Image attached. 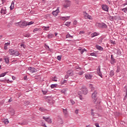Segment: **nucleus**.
Instances as JSON below:
<instances>
[{
	"label": "nucleus",
	"mask_w": 127,
	"mask_h": 127,
	"mask_svg": "<svg viewBox=\"0 0 127 127\" xmlns=\"http://www.w3.org/2000/svg\"><path fill=\"white\" fill-rule=\"evenodd\" d=\"M70 36H71V35H70L69 34H67L66 35V38H69V37H70Z\"/></svg>",
	"instance_id": "nucleus-53"
},
{
	"label": "nucleus",
	"mask_w": 127,
	"mask_h": 127,
	"mask_svg": "<svg viewBox=\"0 0 127 127\" xmlns=\"http://www.w3.org/2000/svg\"><path fill=\"white\" fill-rule=\"evenodd\" d=\"M54 37V34H50L48 35V38H53Z\"/></svg>",
	"instance_id": "nucleus-23"
},
{
	"label": "nucleus",
	"mask_w": 127,
	"mask_h": 127,
	"mask_svg": "<svg viewBox=\"0 0 127 127\" xmlns=\"http://www.w3.org/2000/svg\"><path fill=\"white\" fill-rule=\"evenodd\" d=\"M69 75L67 74V73L66 74V75H65L64 78L65 79H68V78H69Z\"/></svg>",
	"instance_id": "nucleus-51"
},
{
	"label": "nucleus",
	"mask_w": 127,
	"mask_h": 127,
	"mask_svg": "<svg viewBox=\"0 0 127 127\" xmlns=\"http://www.w3.org/2000/svg\"><path fill=\"white\" fill-rule=\"evenodd\" d=\"M9 103H10L11 102H12V98H10V99L8 100Z\"/></svg>",
	"instance_id": "nucleus-59"
},
{
	"label": "nucleus",
	"mask_w": 127,
	"mask_h": 127,
	"mask_svg": "<svg viewBox=\"0 0 127 127\" xmlns=\"http://www.w3.org/2000/svg\"><path fill=\"white\" fill-rule=\"evenodd\" d=\"M78 23V22L77 21V20H74L73 21V24L74 25H77V24Z\"/></svg>",
	"instance_id": "nucleus-46"
},
{
	"label": "nucleus",
	"mask_w": 127,
	"mask_h": 127,
	"mask_svg": "<svg viewBox=\"0 0 127 127\" xmlns=\"http://www.w3.org/2000/svg\"><path fill=\"white\" fill-rule=\"evenodd\" d=\"M24 37H29V36H30V34H26L24 35Z\"/></svg>",
	"instance_id": "nucleus-40"
},
{
	"label": "nucleus",
	"mask_w": 127,
	"mask_h": 127,
	"mask_svg": "<svg viewBox=\"0 0 127 127\" xmlns=\"http://www.w3.org/2000/svg\"><path fill=\"white\" fill-rule=\"evenodd\" d=\"M90 88H91L92 91H94V87H93V85L92 84L89 85Z\"/></svg>",
	"instance_id": "nucleus-47"
},
{
	"label": "nucleus",
	"mask_w": 127,
	"mask_h": 127,
	"mask_svg": "<svg viewBox=\"0 0 127 127\" xmlns=\"http://www.w3.org/2000/svg\"><path fill=\"white\" fill-rule=\"evenodd\" d=\"M39 110L41 112H46V109H44L43 107H40Z\"/></svg>",
	"instance_id": "nucleus-30"
},
{
	"label": "nucleus",
	"mask_w": 127,
	"mask_h": 127,
	"mask_svg": "<svg viewBox=\"0 0 127 127\" xmlns=\"http://www.w3.org/2000/svg\"><path fill=\"white\" fill-rule=\"evenodd\" d=\"M110 43H111V44H114V45L116 44V41H113V40H111L110 41Z\"/></svg>",
	"instance_id": "nucleus-43"
},
{
	"label": "nucleus",
	"mask_w": 127,
	"mask_h": 127,
	"mask_svg": "<svg viewBox=\"0 0 127 127\" xmlns=\"http://www.w3.org/2000/svg\"><path fill=\"white\" fill-rule=\"evenodd\" d=\"M66 82H67V80H64V82H62V85H63V84H64V83H66Z\"/></svg>",
	"instance_id": "nucleus-60"
},
{
	"label": "nucleus",
	"mask_w": 127,
	"mask_h": 127,
	"mask_svg": "<svg viewBox=\"0 0 127 127\" xmlns=\"http://www.w3.org/2000/svg\"><path fill=\"white\" fill-rule=\"evenodd\" d=\"M95 125L96 126V127H100L98 123H95Z\"/></svg>",
	"instance_id": "nucleus-58"
},
{
	"label": "nucleus",
	"mask_w": 127,
	"mask_h": 127,
	"mask_svg": "<svg viewBox=\"0 0 127 127\" xmlns=\"http://www.w3.org/2000/svg\"><path fill=\"white\" fill-rule=\"evenodd\" d=\"M84 17L85 19H92V16L86 12H84Z\"/></svg>",
	"instance_id": "nucleus-7"
},
{
	"label": "nucleus",
	"mask_w": 127,
	"mask_h": 127,
	"mask_svg": "<svg viewBox=\"0 0 127 127\" xmlns=\"http://www.w3.org/2000/svg\"><path fill=\"white\" fill-rule=\"evenodd\" d=\"M122 11H123V12H125V13H127V7L124 8L122 9Z\"/></svg>",
	"instance_id": "nucleus-32"
},
{
	"label": "nucleus",
	"mask_w": 127,
	"mask_h": 127,
	"mask_svg": "<svg viewBox=\"0 0 127 127\" xmlns=\"http://www.w3.org/2000/svg\"><path fill=\"white\" fill-rule=\"evenodd\" d=\"M78 113H79V109H76L75 110V114H76V115H78Z\"/></svg>",
	"instance_id": "nucleus-49"
},
{
	"label": "nucleus",
	"mask_w": 127,
	"mask_h": 127,
	"mask_svg": "<svg viewBox=\"0 0 127 127\" xmlns=\"http://www.w3.org/2000/svg\"><path fill=\"white\" fill-rule=\"evenodd\" d=\"M85 78L87 80H91L92 79V75L90 74H85Z\"/></svg>",
	"instance_id": "nucleus-13"
},
{
	"label": "nucleus",
	"mask_w": 127,
	"mask_h": 127,
	"mask_svg": "<svg viewBox=\"0 0 127 127\" xmlns=\"http://www.w3.org/2000/svg\"><path fill=\"white\" fill-rule=\"evenodd\" d=\"M6 81H7V83H9L10 81H9V79H7Z\"/></svg>",
	"instance_id": "nucleus-63"
},
{
	"label": "nucleus",
	"mask_w": 127,
	"mask_h": 127,
	"mask_svg": "<svg viewBox=\"0 0 127 127\" xmlns=\"http://www.w3.org/2000/svg\"><path fill=\"white\" fill-rule=\"evenodd\" d=\"M53 81H54V82H57V78H56V77H55L53 78Z\"/></svg>",
	"instance_id": "nucleus-44"
},
{
	"label": "nucleus",
	"mask_w": 127,
	"mask_h": 127,
	"mask_svg": "<svg viewBox=\"0 0 127 127\" xmlns=\"http://www.w3.org/2000/svg\"><path fill=\"white\" fill-rule=\"evenodd\" d=\"M97 74L100 76L101 78L102 77V72H101V66H98V69L97 70Z\"/></svg>",
	"instance_id": "nucleus-12"
},
{
	"label": "nucleus",
	"mask_w": 127,
	"mask_h": 127,
	"mask_svg": "<svg viewBox=\"0 0 127 127\" xmlns=\"http://www.w3.org/2000/svg\"><path fill=\"white\" fill-rule=\"evenodd\" d=\"M70 101L72 105H74L75 104V102L74 101V100H70Z\"/></svg>",
	"instance_id": "nucleus-48"
},
{
	"label": "nucleus",
	"mask_w": 127,
	"mask_h": 127,
	"mask_svg": "<svg viewBox=\"0 0 127 127\" xmlns=\"http://www.w3.org/2000/svg\"><path fill=\"white\" fill-rule=\"evenodd\" d=\"M49 26L48 27H46V26H43L42 27V29H43V30H45V31H47V30H49Z\"/></svg>",
	"instance_id": "nucleus-20"
},
{
	"label": "nucleus",
	"mask_w": 127,
	"mask_h": 127,
	"mask_svg": "<svg viewBox=\"0 0 127 127\" xmlns=\"http://www.w3.org/2000/svg\"><path fill=\"white\" fill-rule=\"evenodd\" d=\"M59 7H58L55 11H53L52 12V14L54 15V16H57L58 15V13L60 12Z\"/></svg>",
	"instance_id": "nucleus-10"
},
{
	"label": "nucleus",
	"mask_w": 127,
	"mask_h": 127,
	"mask_svg": "<svg viewBox=\"0 0 127 127\" xmlns=\"http://www.w3.org/2000/svg\"><path fill=\"white\" fill-rule=\"evenodd\" d=\"M98 36V33L94 32L92 34H91V37L93 38V37H95V36Z\"/></svg>",
	"instance_id": "nucleus-24"
},
{
	"label": "nucleus",
	"mask_w": 127,
	"mask_h": 127,
	"mask_svg": "<svg viewBox=\"0 0 127 127\" xmlns=\"http://www.w3.org/2000/svg\"><path fill=\"white\" fill-rule=\"evenodd\" d=\"M96 48L98 50H100V51H103L104 50V48H103L101 46L97 45Z\"/></svg>",
	"instance_id": "nucleus-16"
},
{
	"label": "nucleus",
	"mask_w": 127,
	"mask_h": 127,
	"mask_svg": "<svg viewBox=\"0 0 127 127\" xmlns=\"http://www.w3.org/2000/svg\"><path fill=\"white\" fill-rule=\"evenodd\" d=\"M79 50H80V52H81V54H83V53H84V52H85V51H84L83 49H80Z\"/></svg>",
	"instance_id": "nucleus-55"
},
{
	"label": "nucleus",
	"mask_w": 127,
	"mask_h": 127,
	"mask_svg": "<svg viewBox=\"0 0 127 127\" xmlns=\"http://www.w3.org/2000/svg\"><path fill=\"white\" fill-rule=\"evenodd\" d=\"M63 113L64 116H66L68 114V111H67V109H63Z\"/></svg>",
	"instance_id": "nucleus-22"
},
{
	"label": "nucleus",
	"mask_w": 127,
	"mask_h": 127,
	"mask_svg": "<svg viewBox=\"0 0 127 127\" xmlns=\"http://www.w3.org/2000/svg\"><path fill=\"white\" fill-rule=\"evenodd\" d=\"M43 119L45 120V121L47 122V123H48V124L52 123V120H51L50 118H46L45 117H43Z\"/></svg>",
	"instance_id": "nucleus-9"
},
{
	"label": "nucleus",
	"mask_w": 127,
	"mask_h": 127,
	"mask_svg": "<svg viewBox=\"0 0 127 127\" xmlns=\"http://www.w3.org/2000/svg\"><path fill=\"white\" fill-rule=\"evenodd\" d=\"M75 69L76 70H77V69H78L79 70H81L82 68H81V67H77V66H76L75 67Z\"/></svg>",
	"instance_id": "nucleus-57"
},
{
	"label": "nucleus",
	"mask_w": 127,
	"mask_h": 127,
	"mask_svg": "<svg viewBox=\"0 0 127 127\" xmlns=\"http://www.w3.org/2000/svg\"><path fill=\"white\" fill-rule=\"evenodd\" d=\"M123 5L124 6H126V5H127V1H126V3H124V4H123Z\"/></svg>",
	"instance_id": "nucleus-61"
},
{
	"label": "nucleus",
	"mask_w": 127,
	"mask_h": 127,
	"mask_svg": "<svg viewBox=\"0 0 127 127\" xmlns=\"http://www.w3.org/2000/svg\"><path fill=\"white\" fill-rule=\"evenodd\" d=\"M92 98L93 99V102L97 105V106H100V104H101V100L98 99L97 98V91H94V92L92 94Z\"/></svg>",
	"instance_id": "nucleus-1"
},
{
	"label": "nucleus",
	"mask_w": 127,
	"mask_h": 127,
	"mask_svg": "<svg viewBox=\"0 0 127 127\" xmlns=\"http://www.w3.org/2000/svg\"><path fill=\"white\" fill-rule=\"evenodd\" d=\"M38 30H39V29H38V28H35L33 30V32L35 33L36 31H38Z\"/></svg>",
	"instance_id": "nucleus-41"
},
{
	"label": "nucleus",
	"mask_w": 127,
	"mask_h": 127,
	"mask_svg": "<svg viewBox=\"0 0 127 127\" xmlns=\"http://www.w3.org/2000/svg\"><path fill=\"white\" fill-rule=\"evenodd\" d=\"M58 123L62 125L63 124V120L62 119H60L58 120Z\"/></svg>",
	"instance_id": "nucleus-34"
},
{
	"label": "nucleus",
	"mask_w": 127,
	"mask_h": 127,
	"mask_svg": "<svg viewBox=\"0 0 127 127\" xmlns=\"http://www.w3.org/2000/svg\"><path fill=\"white\" fill-rule=\"evenodd\" d=\"M14 25L23 28L25 26H27V22L26 21L21 20L19 22L14 23Z\"/></svg>",
	"instance_id": "nucleus-2"
},
{
	"label": "nucleus",
	"mask_w": 127,
	"mask_h": 127,
	"mask_svg": "<svg viewBox=\"0 0 127 127\" xmlns=\"http://www.w3.org/2000/svg\"><path fill=\"white\" fill-rule=\"evenodd\" d=\"M71 5V2L69 0H65L64 4V8H68Z\"/></svg>",
	"instance_id": "nucleus-5"
},
{
	"label": "nucleus",
	"mask_w": 127,
	"mask_h": 127,
	"mask_svg": "<svg viewBox=\"0 0 127 127\" xmlns=\"http://www.w3.org/2000/svg\"><path fill=\"white\" fill-rule=\"evenodd\" d=\"M81 91H82L83 95H87V94H88V89L85 86H83L81 88Z\"/></svg>",
	"instance_id": "nucleus-6"
},
{
	"label": "nucleus",
	"mask_w": 127,
	"mask_h": 127,
	"mask_svg": "<svg viewBox=\"0 0 127 127\" xmlns=\"http://www.w3.org/2000/svg\"><path fill=\"white\" fill-rule=\"evenodd\" d=\"M58 34V33H55V36H57V35Z\"/></svg>",
	"instance_id": "nucleus-64"
},
{
	"label": "nucleus",
	"mask_w": 127,
	"mask_h": 127,
	"mask_svg": "<svg viewBox=\"0 0 127 127\" xmlns=\"http://www.w3.org/2000/svg\"><path fill=\"white\" fill-rule=\"evenodd\" d=\"M67 74L69 76H73L74 73H73V70H69L67 71Z\"/></svg>",
	"instance_id": "nucleus-15"
},
{
	"label": "nucleus",
	"mask_w": 127,
	"mask_h": 127,
	"mask_svg": "<svg viewBox=\"0 0 127 127\" xmlns=\"http://www.w3.org/2000/svg\"><path fill=\"white\" fill-rule=\"evenodd\" d=\"M9 53L11 55H15V56H18V55H19V52L13 49L9 50Z\"/></svg>",
	"instance_id": "nucleus-4"
},
{
	"label": "nucleus",
	"mask_w": 127,
	"mask_h": 127,
	"mask_svg": "<svg viewBox=\"0 0 127 127\" xmlns=\"http://www.w3.org/2000/svg\"><path fill=\"white\" fill-rule=\"evenodd\" d=\"M58 85L57 84H52L51 85V88H52V89L54 88H56L57 87Z\"/></svg>",
	"instance_id": "nucleus-28"
},
{
	"label": "nucleus",
	"mask_w": 127,
	"mask_h": 127,
	"mask_svg": "<svg viewBox=\"0 0 127 127\" xmlns=\"http://www.w3.org/2000/svg\"><path fill=\"white\" fill-rule=\"evenodd\" d=\"M78 94L79 96V98L80 100H83V97H82V94H81V92L79 91L78 92Z\"/></svg>",
	"instance_id": "nucleus-25"
},
{
	"label": "nucleus",
	"mask_w": 127,
	"mask_h": 127,
	"mask_svg": "<svg viewBox=\"0 0 127 127\" xmlns=\"http://www.w3.org/2000/svg\"><path fill=\"white\" fill-rule=\"evenodd\" d=\"M21 47H23V48H25V47H26V46H25V45L22 44L20 45Z\"/></svg>",
	"instance_id": "nucleus-50"
},
{
	"label": "nucleus",
	"mask_w": 127,
	"mask_h": 127,
	"mask_svg": "<svg viewBox=\"0 0 127 127\" xmlns=\"http://www.w3.org/2000/svg\"><path fill=\"white\" fill-rule=\"evenodd\" d=\"M6 74H7V72L2 73L0 74V77H4Z\"/></svg>",
	"instance_id": "nucleus-27"
},
{
	"label": "nucleus",
	"mask_w": 127,
	"mask_h": 127,
	"mask_svg": "<svg viewBox=\"0 0 127 127\" xmlns=\"http://www.w3.org/2000/svg\"><path fill=\"white\" fill-rule=\"evenodd\" d=\"M42 127H46V125H45V124H43H43H42Z\"/></svg>",
	"instance_id": "nucleus-62"
},
{
	"label": "nucleus",
	"mask_w": 127,
	"mask_h": 127,
	"mask_svg": "<svg viewBox=\"0 0 127 127\" xmlns=\"http://www.w3.org/2000/svg\"><path fill=\"white\" fill-rule=\"evenodd\" d=\"M14 8V2L13 1H12L11 5L10 6V10H12Z\"/></svg>",
	"instance_id": "nucleus-17"
},
{
	"label": "nucleus",
	"mask_w": 127,
	"mask_h": 127,
	"mask_svg": "<svg viewBox=\"0 0 127 127\" xmlns=\"http://www.w3.org/2000/svg\"><path fill=\"white\" fill-rule=\"evenodd\" d=\"M111 64H114L116 62V60L113 57V55H111Z\"/></svg>",
	"instance_id": "nucleus-18"
},
{
	"label": "nucleus",
	"mask_w": 127,
	"mask_h": 127,
	"mask_svg": "<svg viewBox=\"0 0 127 127\" xmlns=\"http://www.w3.org/2000/svg\"><path fill=\"white\" fill-rule=\"evenodd\" d=\"M116 72L117 73H119V72H120V67L119 66L117 67V69L116 70Z\"/></svg>",
	"instance_id": "nucleus-54"
},
{
	"label": "nucleus",
	"mask_w": 127,
	"mask_h": 127,
	"mask_svg": "<svg viewBox=\"0 0 127 127\" xmlns=\"http://www.w3.org/2000/svg\"><path fill=\"white\" fill-rule=\"evenodd\" d=\"M110 75L111 77H113V76L115 75V72H114V70H111L110 71Z\"/></svg>",
	"instance_id": "nucleus-33"
},
{
	"label": "nucleus",
	"mask_w": 127,
	"mask_h": 127,
	"mask_svg": "<svg viewBox=\"0 0 127 127\" xmlns=\"http://www.w3.org/2000/svg\"><path fill=\"white\" fill-rule=\"evenodd\" d=\"M4 60L6 63V64H8L9 63V58L6 57L4 58Z\"/></svg>",
	"instance_id": "nucleus-19"
},
{
	"label": "nucleus",
	"mask_w": 127,
	"mask_h": 127,
	"mask_svg": "<svg viewBox=\"0 0 127 127\" xmlns=\"http://www.w3.org/2000/svg\"><path fill=\"white\" fill-rule=\"evenodd\" d=\"M84 33H85V31H81L79 32V34H84Z\"/></svg>",
	"instance_id": "nucleus-56"
},
{
	"label": "nucleus",
	"mask_w": 127,
	"mask_h": 127,
	"mask_svg": "<svg viewBox=\"0 0 127 127\" xmlns=\"http://www.w3.org/2000/svg\"><path fill=\"white\" fill-rule=\"evenodd\" d=\"M28 70H29V71L30 72H31V73H35V72H37V69H36V68H35L34 67H28Z\"/></svg>",
	"instance_id": "nucleus-8"
},
{
	"label": "nucleus",
	"mask_w": 127,
	"mask_h": 127,
	"mask_svg": "<svg viewBox=\"0 0 127 127\" xmlns=\"http://www.w3.org/2000/svg\"><path fill=\"white\" fill-rule=\"evenodd\" d=\"M42 93L44 94V95H46L47 94V90H42Z\"/></svg>",
	"instance_id": "nucleus-42"
},
{
	"label": "nucleus",
	"mask_w": 127,
	"mask_h": 127,
	"mask_svg": "<svg viewBox=\"0 0 127 127\" xmlns=\"http://www.w3.org/2000/svg\"><path fill=\"white\" fill-rule=\"evenodd\" d=\"M3 123L5 125H7L8 124V123H9V122L8 121V120L7 119H5L3 120Z\"/></svg>",
	"instance_id": "nucleus-26"
},
{
	"label": "nucleus",
	"mask_w": 127,
	"mask_h": 127,
	"mask_svg": "<svg viewBox=\"0 0 127 127\" xmlns=\"http://www.w3.org/2000/svg\"><path fill=\"white\" fill-rule=\"evenodd\" d=\"M83 74H84V71H80L78 73V75H83Z\"/></svg>",
	"instance_id": "nucleus-52"
},
{
	"label": "nucleus",
	"mask_w": 127,
	"mask_h": 127,
	"mask_svg": "<svg viewBox=\"0 0 127 127\" xmlns=\"http://www.w3.org/2000/svg\"><path fill=\"white\" fill-rule=\"evenodd\" d=\"M1 13H2L3 14H6V9H5V7L2 8L0 11Z\"/></svg>",
	"instance_id": "nucleus-14"
},
{
	"label": "nucleus",
	"mask_w": 127,
	"mask_h": 127,
	"mask_svg": "<svg viewBox=\"0 0 127 127\" xmlns=\"http://www.w3.org/2000/svg\"><path fill=\"white\" fill-rule=\"evenodd\" d=\"M96 25L100 28H108V25L105 23H96Z\"/></svg>",
	"instance_id": "nucleus-3"
},
{
	"label": "nucleus",
	"mask_w": 127,
	"mask_h": 127,
	"mask_svg": "<svg viewBox=\"0 0 127 127\" xmlns=\"http://www.w3.org/2000/svg\"><path fill=\"white\" fill-rule=\"evenodd\" d=\"M90 55H91V56H95V57H97V54H96V53H91V54H90Z\"/></svg>",
	"instance_id": "nucleus-37"
},
{
	"label": "nucleus",
	"mask_w": 127,
	"mask_h": 127,
	"mask_svg": "<svg viewBox=\"0 0 127 127\" xmlns=\"http://www.w3.org/2000/svg\"><path fill=\"white\" fill-rule=\"evenodd\" d=\"M69 16H65L62 17L63 20H67V19H69Z\"/></svg>",
	"instance_id": "nucleus-31"
},
{
	"label": "nucleus",
	"mask_w": 127,
	"mask_h": 127,
	"mask_svg": "<svg viewBox=\"0 0 127 127\" xmlns=\"http://www.w3.org/2000/svg\"><path fill=\"white\" fill-rule=\"evenodd\" d=\"M91 115L93 116V117L95 116V113H94V109L91 110Z\"/></svg>",
	"instance_id": "nucleus-36"
},
{
	"label": "nucleus",
	"mask_w": 127,
	"mask_h": 127,
	"mask_svg": "<svg viewBox=\"0 0 127 127\" xmlns=\"http://www.w3.org/2000/svg\"><path fill=\"white\" fill-rule=\"evenodd\" d=\"M102 8L105 11H109V6L108 5L103 4L102 5Z\"/></svg>",
	"instance_id": "nucleus-11"
},
{
	"label": "nucleus",
	"mask_w": 127,
	"mask_h": 127,
	"mask_svg": "<svg viewBox=\"0 0 127 127\" xmlns=\"http://www.w3.org/2000/svg\"><path fill=\"white\" fill-rule=\"evenodd\" d=\"M34 23V22H32V21L29 22H27V25H31V24H33Z\"/></svg>",
	"instance_id": "nucleus-35"
},
{
	"label": "nucleus",
	"mask_w": 127,
	"mask_h": 127,
	"mask_svg": "<svg viewBox=\"0 0 127 127\" xmlns=\"http://www.w3.org/2000/svg\"><path fill=\"white\" fill-rule=\"evenodd\" d=\"M64 25L69 27V25H71V22H66L64 24Z\"/></svg>",
	"instance_id": "nucleus-29"
},
{
	"label": "nucleus",
	"mask_w": 127,
	"mask_h": 127,
	"mask_svg": "<svg viewBox=\"0 0 127 127\" xmlns=\"http://www.w3.org/2000/svg\"><path fill=\"white\" fill-rule=\"evenodd\" d=\"M9 43H5L4 47V49H5V50H6V49H7V47L8 46V45H9Z\"/></svg>",
	"instance_id": "nucleus-21"
},
{
	"label": "nucleus",
	"mask_w": 127,
	"mask_h": 127,
	"mask_svg": "<svg viewBox=\"0 0 127 127\" xmlns=\"http://www.w3.org/2000/svg\"><path fill=\"white\" fill-rule=\"evenodd\" d=\"M99 117H100L99 114H95V115H94V118H99Z\"/></svg>",
	"instance_id": "nucleus-45"
},
{
	"label": "nucleus",
	"mask_w": 127,
	"mask_h": 127,
	"mask_svg": "<svg viewBox=\"0 0 127 127\" xmlns=\"http://www.w3.org/2000/svg\"><path fill=\"white\" fill-rule=\"evenodd\" d=\"M57 59L59 60V61H61L62 57L60 56H58Z\"/></svg>",
	"instance_id": "nucleus-38"
},
{
	"label": "nucleus",
	"mask_w": 127,
	"mask_h": 127,
	"mask_svg": "<svg viewBox=\"0 0 127 127\" xmlns=\"http://www.w3.org/2000/svg\"><path fill=\"white\" fill-rule=\"evenodd\" d=\"M127 91H126V95L124 98V100L126 101V100H127Z\"/></svg>",
	"instance_id": "nucleus-39"
}]
</instances>
